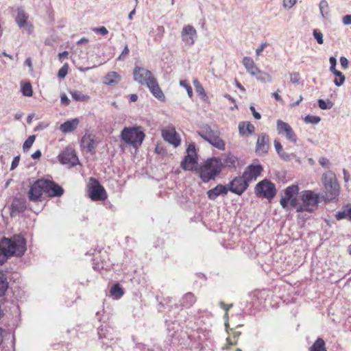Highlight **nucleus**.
<instances>
[{"instance_id":"11","label":"nucleus","mask_w":351,"mask_h":351,"mask_svg":"<svg viewBox=\"0 0 351 351\" xmlns=\"http://www.w3.org/2000/svg\"><path fill=\"white\" fill-rule=\"evenodd\" d=\"M45 194L49 197H60L64 193V189L55 182L43 179Z\"/></svg>"},{"instance_id":"5","label":"nucleus","mask_w":351,"mask_h":351,"mask_svg":"<svg viewBox=\"0 0 351 351\" xmlns=\"http://www.w3.org/2000/svg\"><path fill=\"white\" fill-rule=\"evenodd\" d=\"M122 140L134 147L140 146L145 138L141 128H125L121 134Z\"/></svg>"},{"instance_id":"19","label":"nucleus","mask_w":351,"mask_h":351,"mask_svg":"<svg viewBox=\"0 0 351 351\" xmlns=\"http://www.w3.org/2000/svg\"><path fill=\"white\" fill-rule=\"evenodd\" d=\"M269 138L266 134H261L258 136L256 142V152L260 154H265L269 149Z\"/></svg>"},{"instance_id":"41","label":"nucleus","mask_w":351,"mask_h":351,"mask_svg":"<svg viewBox=\"0 0 351 351\" xmlns=\"http://www.w3.org/2000/svg\"><path fill=\"white\" fill-rule=\"evenodd\" d=\"M320 120L321 119L319 117L312 115H307L304 118L305 122L312 124H317Z\"/></svg>"},{"instance_id":"6","label":"nucleus","mask_w":351,"mask_h":351,"mask_svg":"<svg viewBox=\"0 0 351 351\" xmlns=\"http://www.w3.org/2000/svg\"><path fill=\"white\" fill-rule=\"evenodd\" d=\"M89 198L94 202H104L108 194L104 187L94 178H89Z\"/></svg>"},{"instance_id":"42","label":"nucleus","mask_w":351,"mask_h":351,"mask_svg":"<svg viewBox=\"0 0 351 351\" xmlns=\"http://www.w3.org/2000/svg\"><path fill=\"white\" fill-rule=\"evenodd\" d=\"M318 105L322 110L330 109L332 106L331 102H326L324 100L322 99H318Z\"/></svg>"},{"instance_id":"9","label":"nucleus","mask_w":351,"mask_h":351,"mask_svg":"<svg viewBox=\"0 0 351 351\" xmlns=\"http://www.w3.org/2000/svg\"><path fill=\"white\" fill-rule=\"evenodd\" d=\"M197 162V158L195 145L190 144L187 149V155L182 162L181 166L184 170L192 171L195 168Z\"/></svg>"},{"instance_id":"58","label":"nucleus","mask_w":351,"mask_h":351,"mask_svg":"<svg viewBox=\"0 0 351 351\" xmlns=\"http://www.w3.org/2000/svg\"><path fill=\"white\" fill-rule=\"evenodd\" d=\"M196 92L199 96H204V97L206 96V93H205L204 89L202 85L197 86V88H196Z\"/></svg>"},{"instance_id":"51","label":"nucleus","mask_w":351,"mask_h":351,"mask_svg":"<svg viewBox=\"0 0 351 351\" xmlns=\"http://www.w3.org/2000/svg\"><path fill=\"white\" fill-rule=\"evenodd\" d=\"M129 53V49L128 45H125L123 50L122 51L121 54L117 58V60H121L124 59Z\"/></svg>"},{"instance_id":"8","label":"nucleus","mask_w":351,"mask_h":351,"mask_svg":"<svg viewBox=\"0 0 351 351\" xmlns=\"http://www.w3.org/2000/svg\"><path fill=\"white\" fill-rule=\"evenodd\" d=\"M133 75L134 80L136 82L142 85H145L146 86H147V84L149 83V82H152L155 79L150 71L138 66H136L134 67Z\"/></svg>"},{"instance_id":"33","label":"nucleus","mask_w":351,"mask_h":351,"mask_svg":"<svg viewBox=\"0 0 351 351\" xmlns=\"http://www.w3.org/2000/svg\"><path fill=\"white\" fill-rule=\"evenodd\" d=\"M8 288V282L6 276L0 271V297L5 295Z\"/></svg>"},{"instance_id":"10","label":"nucleus","mask_w":351,"mask_h":351,"mask_svg":"<svg viewBox=\"0 0 351 351\" xmlns=\"http://www.w3.org/2000/svg\"><path fill=\"white\" fill-rule=\"evenodd\" d=\"M58 161L69 167L76 165L78 162V158L75 151L71 148H66L58 156Z\"/></svg>"},{"instance_id":"27","label":"nucleus","mask_w":351,"mask_h":351,"mask_svg":"<svg viewBox=\"0 0 351 351\" xmlns=\"http://www.w3.org/2000/svg\"><path fill=\"white\" fill-rule=\"evenodd\" d=\"M207 142L219 150H224L226 148L225 142L219 137L218 132L213 135Z\"/></svg>"},{"instance_id":"49","label":"nucleus","mask_w":351,"mask_h":351,"mask_svg":"<svg viewBox=\"0 0 351 351\" xmlns=\"http://www.w3.org/2000/svg\"><path fill=\"white\" fill-rule=\"evenodd\" d=\"M268 45V43H262L259 47L256 49V55L257 56H260L263 52V51L265 49V48Z\"/></svg>"},{"instance_id":"26","label":"nucleus","mask_w":351,"mask_h":351,"mask_svg":"<svg viewBox=\"0 0 351 351\" xmlns=\"http://www.w3.org/2000/svg\"><path fill=\"white\" fill-rule=\"evenodd\" d=\"M217 132L214 131L209 125H205L202 127V128L197 132L198 135L201 136L205 141L209 140L213 135H215Z\"/></svg>"},{"instance_id":"63","label":"nucleus","mask_w":351,"mask_h":351,"mask_svg":"<svg viewBox=\"0 0 351 351\" xmlns=\"http://www.w3.org/2000/svg\"><path fill=\"white\" fill-rule=\"evenodd\" d=\"M25 64L31 69H32V62L30 58H28L25 60Z\"/></svg>"},{"instance_id":"13","label":"nucleus","mask_w":351,"mask_h":351,"mask_svg":"<svg viewBox=\"0 0 351 351\" xmlns=\"http://www.w3.org/2000/svg\"><path fill=\"white\" fill-rule=\"evenodd\" d=\"M249 183L242 176L241 177H237L232 180L229 184L228 191L241 195L247 189Z\"/></svg>"},{"instance_id":"34","label":"nucleus","mask_w":351,"mask_h":351,"mask_svg":"<svg viewBox=\"0 0 351 351\" xmlns=\"http://www.w3.org/2000/svg\"><path fill=\"white\" fill-rule=\"evenodd\" d=\"M311 351H327L325 347L324 341L319 338L317 339L313 345L310 348Z\"/></svg>"},{"instance_id":"61","label":"nucleus","mask_w":351,"mask_h":351,"mask_svg":"<svg viewBox=\"0 0 351 351\" xmlns=\"http://www.w3.org/2000/svg\"><path fill=\"white\" fill-rule=\"evenodd\" d=\"M41 156V152L40 150L36 151L32 155V158L34 159H38Z\"/></svg>"},{"instance_id":"22","label":"nucleus","mask_w":351,"mask_h":351,"mask_svg":"<svg viewBox=\"0 0 351 351\" xmlns=\"http://www.w3.org/2000/svg\"><path fill=\"white\" fill-rule=\"evenodd\" d=\"M79 124V120L77 119H73L69 121H66L60 126V130L62 133L66 134L74 131Z\"/></svg>"},{"instance_id":"59","label":"nucleus","mask_w":351,"mask_h":351,"mask_svg":"<svg viewBox=\"0 0 351 351\" xmlns=\"http://www.w3.org/2000/svg\"><path fill=\"white\" fill-rule=\"evenodd\" d=\"M68 56H69V53H68V51H63V52H62V53H60L58 54L59 60H60V61H62V60H64V59H65V58H67Z\"/></svg>"},{"instance_id":"48","label":"nucleus","mask_w":351,"mask_h":351,"mask_svg":"<svg viewBox=\"0 0 351 351\" xmlns=\"http://www.w3.org/2000/svg\"><path fill=\"white\" fill-rule=\"evenodd\" d=\"M92 29L95 32H96L97 34H100L103 36L106 35L108 33V29L104 26L99 27H94Z\"/></svg>"},{"instance_id":"43","label":"nucleus","mask_w":351,"mask_h":351,"mask_svg":"<svg viewBox=\"0 0 351 351\" xmlns=\"http://www.w3.org/2000/svg\"><path fill=\"white\" fill-rule=\"evenodd\" d=\"M278 155L280 156V157L283 159L284 160H291V159L293 158H295L296 157V156L293 154H287L285 152H284L283 150L278 154Z\"/></svg>"},{"instance_id":"47","label":"nucleus","mask_w":351,"mask_h":351,"mask_svg":"<svg viewBox=\"0 0 351 351\" xmlns=\"http://www.w3.org/2000/svg\"><path fill=\"white\" fill-rule=\"evenodd\" d=\"M68 73V65L66 64L63 65L58 71V77L64 78Z\"/></svg>"},{"instance_id":"57","label":"nucleus","mask_w":351,"mask_h":351,"mask_svg":"<svg viewBox=\"0 0 351 351\" xmlns=\"http://www.w3.org/2000/svg\"><path fill=\"white\" fill-rule=\"evenodd\" d=\"M61 104L64 106H68L70 103V100L65 94H62L60 97Z\"/></svg>"},{"instance_id":"18","label":"nucleus","mask_w":351,"mask_h":351,"mask_svg":"<svg viewBox=\"0 0 351 351\" xmlns=\"http://www.w3.org/2000/svg\"><path fill=\"white\" fill-rule=\"evenodd\" d=\"M162 136L165 141L169 142L175 147L178 146L180 143V139L175 129L173 128L162 130Z\"/></svg>"},{"instance_id":"35","label":"nucleus","mask_w":351,"mask_h":351,"mask_svg":"<svg viewBox=\"0 0 351 351\" xmlns=\"http://www.w3.org/2000/svg\"><path fill=\"white\" fill-rule=\"evenodd\" d=\"M21 93L25 97H32L33 95V89L29 82L21 83Z\"/></svg>"},{"instance_id":"46","label":"nucleus","mask_w":351,"mask_h":351,"mask_svg":"<svg viewBox=\"0 0 351 351\" xmlns=\"http://www.w3.org/2000/svg\"><path fill=\"white\" fill-rule=\"evenodd\" d=\"M298 0H283L282 5L284 8L289 10L296 3Z\"/></svg>"},{"instance_id":"62","label":"nucleus","mask_w":351,"mask_h":351,"mask_svg":"<svg viewBox=\"0 0 351 351\" xmlns=\"http://www.w3.org/2000/svg\"><path fill=\"white\" fill-rule=\"evenodd\" d=\"M330 66H334L337 65V60L335 57L332 56L329 58Z\"/></svg>"},{"instance_id":"23","label":"nucleus","mask_w":351,"mask_h":351,"mask_svg":"<svg viewBox=\"0 0 351 351\" xmlns=\"http://www.w3.org/2000/svg\"><path fill=\"white\" fill-rule=\"evenodd\" d=\"M252 77H254L256 79L257 81L261 83H271L273 80L272 76L258 68L256 71L254 72V75H252Z\"/></svg>"},{"instance_id":"36","label":"nucleus","mask_w":351,"mask_h":351,"mask_svg":"<svg viewBox=\"0 0 351 351\" xmlns=\"http://www.w3.org/2000/svg\"><path fill=\"white\" fill-rule=\"evenodd\" d=\"M237 161V158L231 154L226 155L223 159V162L229 167H234Z\"/></svg>"},{"instance_id":"4","label":"nucleus","mask_w":351,"mask_h":351,"mask_svg":"<svg viewBox=\"0 0 351 351\" xmlns=\"http://www.w3.org/2000/svg\"><path fill=\"white\" fill-rule=\"evenodd\" d=\"M322 182L324 186L322 198L327 202L336 199L339 195V185L335 174L328 171L322 175Z\"/></svg>"},{"instance_id":"28","label":"nucleus","mask_w":351,"mask_h":351,"mask_svg":"<svg viewBox=\"0 0 351 351\" xmlns=\"http://www.w3.org/2000/svg\"><path fill=\"white\" fill-rule=\"evenodd\" d=\"M255 128L253 124L250 122H241L239 124V133L241 135L252 134L254 132Z\"/></svg>"},{"instance_id":"30","label":"nucleus","mask_w":351,"mask_h":351,"mask_svg":"<svg viewBox=\"0 0 351 351\" xmlns=\"http://www.w3.org/2000/svg\"><path fill=\"white\" fill-rule=\"evenodd\" d=\"M336 218L338 220L346 219L351 221V205H348L342 210L337 212Z\"/></svg>"},{"instance_id":"60","label":"nucleus","mask_w":351,"mask_h":351,"mask_svg":"<svg viewBox=\"0 0 351 351\" xmlns=\"http://www.w3.org/2000/svg\"><path fill=\"white\" fill-rule=\"evenodd\" d=\"M343 173L344 181L346 182H348V180L350 179V174H349L348 171L346 169H343Z\"/></svg>"},{"instance_id":"38","label":"nucleus","mask_w":351,"mask_h":351,"mask_svg":"<svg viewBox=\"0 0 351 351\" xmlns=\"http://www.w3.org/2000/svg\"><path fill=\"white\" fill-rule=\"evenodd\" d=\"M72 98L77 101H82L86 100V96L79 91H71L70 92Z\"/></svg>"},{"instance_id":"1","label":"nucleus","mask_w":351,"mask_h":351,"mask_svg":"<svg viewBox=\"0 0 351 351\" xmlns=\"http://www.w3.org/2000/svg\"><path fill=\"white\" fill-rule=\"evenodd\" d=\"M299 187L297 184H292L285 189L284 196L280 201L281 206L289 209V206L295 209L298 213L313 212L318 207L319 195L313 191L305 190L300 193L299 199L297 195Z\"/></svg>"},{"instance_id":"21","label":"nucleus","mask_w":351,"mask_h":351,"mask_svg":"<svg viewBox=\"0 0 351 351\" xmlns=\"http://www.w3.org/2000/svg\"><path fill=\"white\" fill-rule=\"evenodd\" d=\"M147 87L149 89L152 95L161 101L165 99V95L162 91L161 90L160 88L159 87V85L156 78L152 82H149V83L147 84Z\"/></svg>"},{"instance_id":"40","label":"nucleus","mask_w":351,"mask_h":351,"mask_svg":"<svg viewBox=\"0 0 351 351\" xmlns=\"http://www.w3.org/2000/svg\"><path fill=\"white\" fill-rule=\"evenodd\" d=\"M313 37L314 38L317 40V43L319 44V45H322L324 43V36H323V34L317 30V29H314L313 32Z\"/></svg>"},{"instance_id":"20","label":"nucleus","mask_w":351,"mask_h":351,"mask_svg":"<svg viewBox=\"0 0 351 351\" xmlns=\"http://www.w3.org/2000/svg\"><path fill=\"white\" fill-rule=\"evenodd\" d=\"M228 187L218 184L215 188L210 189L207 191L208 197L210 199L214 200L219 195H225L228 193Z\"/></svg>"},{"instance_id":"53","label":"nucleus","mask_w":351,"mask_h":351,"mask_svg":"<svg viewBox=\"0 0 351 351\" xmlns=\"http://www.w3.org/2000/svg\"><path fill=\"white\" fill-rule=\"evenodd\" d=\"M274 147H275V149H276V152L278 153V154L283 150L282 146L278 140L276 139L274 141Z\"/></svg>"},{"instance_id":"32","label":"nucleus","mask_w":351,"mask_h":351,"mask_svg":"<svg viewBox=\"0 0 351 351\" xmlns=\"http://www.w3.org/2000/svg\"><path fill=\"white\" fill-rule=\"evenodd\" d=\"M123 293V290L119 284H115L110 288V296L112 297L114 299L118 300L121 298Z\"/></svg>"},{"instance_id":"24","label":"nucleus","mask_w":351,"mask_h":351,"mask_svg":"<svg viewBox=\"0 0 351 351\" xmlns=\"http://www.w3.org/2000/svg\"><path fill=\"white\" fill-rule=\"evenodd\" d=\"M242 63L246 71L252 76L254 75V72L258 69V66L255 64L253 59L250 57L245 56L243 58Z\"/></svg>"},{"instance_id":"7","label":"nucleus","mask_w":351,"mask_h":351,"mask_svg":"<svg viewBox=\"0 0 351 351\" xmlns=\"http://www.w3.org/2000/svg\"><path fill=\"white\" fill-rule=\"evenodd\" d=\"M255 193L259 197L271 199L276 193V186L272 182L263 180L256 185Z\"/></svg>"},{"instance_id":"39","label":"nucleus","mask_w":351,"mask_h":351,"mask_svg":"<svg viewBox=\"0 0 351 351\" xmlns=\"http://www.w3.org/2000/svg\"><path fill=\"white\" fill-rule=\"evenodd\" d=\"M35 141V136H29L27 140L23 143V150L24 152H27L29 149V148L32 146L34 142Z\"/></svg>"},{"instance_id":"29","label":"nucleus","mask_w":351,"mask_h":351,"mask_svg":"<svg viewBox=\"0 0 351 351\" xmlns=\"http://www.w3.org/2000/svg\"><path fill=\"white\" fill-rule=\"evenodd\" d=\"M319 9L322 18L328 20L330 16V8L326 0H321L319 4Z\"/></svg>"},{"instance_id":"31","label":"nucleus","mask_w":351,"mask_h":351,"mask_svg":"<svg viewBox=\"0 0 351 351\" xmlns=\"http://www.w3.org/2000/svg\"><path fill=\"white\" fill-rule=\"evenodd\" d=\"M196 298L195 295L189 292L186 293L182 299V305L184 307L189 308L195 302Z\"/></svg>"},{"instance_id":"52","label":"nucleus","mask_w":351,"mask_h":351,"mask_svg":"<svg viewBox=\"0 0 351 351\" xmlns=\"http://www.w3.org/2000/svg\"><path fill=\"white\" fill-rule=\"evenodd\" d=\"M319 162L320 165H322V167H324L325 168H329L330 162L327 158H320L319 160Z\"/></svg>"},{"instance_id":"16","label":"nucleus","mask_w":351,"mask_h":351,"mask_svg":"<svg viewBox=\"0 0 351 351\" xmlns=\"http://www.w3.org/2000/svg\"><path fill=\"white\" fill-rule=\"evenodd\" d=\"M277 130L278 134L285 135L291 142L295 143L297 137L291 127L282 120L277 121Z\"/></svg>"},{"instance_id":"64","label":"nucleus","mask_w":351,"mask_h":351,"mask_svg":"<svg viewBox=\"0 0 351 351\" xmlns=\"http://www.w3.org/2000/svg\"><path fill=\"white\" fill-rule=\"evenodd\" d=\"M272 96L275 98L276 100L277 101H281L282 100V98L281 97L278 95V93L277 92H275V93H272Z\"/></svg>"},{"instance_id":"45","label":"nucleus","mask_w":351,"mask_h":351,"mask_svg":"<svg viewBox=\"0 0 351 351\" xmlns=\"http://www.w3.org/2000/svg\"><path fill=\"white\" fill-rule=\"evenodd\" d=\"M300 80V75L298 72L290 73V82L293 84H299Z\"/></svg>"},{"instance_id":"50","label":"nucleus","mask_w":351,"mask_h":351,"mask_svg":"<svg viewBox=\"0 0 351 351\" xmlns=\"http://www.w3.org/2000/svg\"><path fill=\"white\" fill-rule=\"evenodd\" d=\"M339 61H340L341 66L343 69H347L348 68L349 62L346 57L341 56L340 58Z\"/></svg>"},{"instance_id":"37","label":"nucleus","mask_w":351,"mask_h":351,"mask_svg":"<svg viewBox=\"0 0 351 351\" xmlns=\"http://www.w3.org/2000/svg\"><path fill=\"white\" fill-rule=\"evenodd\" d=\"M333 74L338 77L334 80V84L337 86H342L346 80L344 75L339 71L335 72Z\"/></svg>"},{"instance_id":"54","label":"nucleus","mask_w":351,"mask_h":351,"mask_svg":"<svg viewBox=\"0 0 351 351\" xmlns=\"http://www.w3.org/2000/svg\"><path fill=\"white\" fill-rule=\"evenodd\" d=\"M342 23L345 25H351V14H347L343 16Z\"/></svg>"},{"instance_id":"12","label":"nucleus","mask_w":351,"mask_h":351,"mask_svg":"<svg viewBox=\"0 0 351 351\" xmlns=\"http://www.w3.org/2000/svg\"><path fill=\"white\" fill-rule=\"evenodd\" d=\"M197 37L196 29L191 25H184L181 31V38L186 45L192 46Z\"/></svg>"},{"instance_id":"14","label":"nucleus","mask_w":351,"mask_h":351,"mask_svg":"<svg viewBox=\"0 0 351 351\" xmlns=\"http://www.w3.org/2000/svg\"><path fill=\"white\" fill-rule=\"evenodd\" d=\"M43 179H38L30 186L28 195L31 201L36 202L40 200L44 192Z\"/></svg>"},{"instance_id":"2","label":"nucleus","mask_w":351,"mask_h":351,"mask_svg":"<svg viewBox=\"0 0 351 351\" xmlns=\"http://www.w3.org/2000/svg\"><path fill=\"white\" fill-rule=\"evenodd\" d=\"M27 250L26 240L20 234H14L11 238L3 237L0 239V265H3L10 257H21Z\"/></svg>"},{"instance_id":"25","label":"nucleus","mask_w":351,"mask_h":351,"mask_svg":"<svg viewBox=\"0 0 351 351\" xmlns=\"http://www.w3.org/2000/svg\"><path fill=\"white\" fill-rule=\"evenodd\" d=\"M121 80L120 75L115 71H110L104 78V83L108 86H114Z\"/></svg>"},{"instance_id":"17","label":"nucleus","mask_w":351,"mask_h":351,"mask_svg":"<svg viewBox=\"0 0 351 351\" xmlns=\"http://www.w3.org/2000/svg\"><path fill=\"white\" fill-rule=\"evenodd\" d=\"M29 16L21 8L17 9V15L16 16V22L19 27H25L29 34L33 32V25L32 23H27Z\"/></svg>"},{"instance_id":"56","label":"nucleus","mask_w":351,"mask_h":351,"mask_svg":"<svg viewBox=\"0 0 351 351\" xmlns=\"http://www.w3.org/2000/svg\"><path fill=\"white\" fill-rule=\"evenodd\" d=\"M250 110H251V112H252V114H253L254 117L256 119H258H258H261V114H260L259 112H256V109H255V108H254V106H250Z\"/></svg>"},{"instance_id":"15","label":"nucleus","mask_w":351,"mask_h":351,"mask_svg":"<svg viewBox=\"0 0 351 351\" xmlns=\"http://www.w3.org/2000/svg\"><path fill=\"white\" fill-rule=\"evenodd\" d=\"M262 171L263 167L261 165L252 164L247 167L242 176L250 183L255 181L261 176Z\"/></svg>"},{"instance_id":"44","label":"nucleus","mask_w":351,"mask_h":351,"mask_svg":"<svg viewBox=\"0 0 351 351\" xmlns=\"http://www.w3.org/2000/svg\"><path fill=\"white\" fill-rule=\"evenodd\" d=\"M180 85L181 86L185 88L186 91H187V94H188L189 97H192V96H193V90H192L191 86L190 85H189L185 80H181L180 82Z\"/></svg>"},{"instance_id":"55","label":"nucleus","mask_w":351,"mask_h":351,"mask_svg":"<svg viewBox=\"0 0 351 351\" xmlns=\"http://www.w3.org/2000/svg\"><path fill=\"white\" fill-rule=\"evenodd\" d=\"M20 161V156H17L14 158L12 164H11V170H14L18 165Z\"/></svg>"},{"instance_id":"3","label":"nucleus","mask_w":351,"mask_h":351,"mask_svg":"<svg viewBox=\"0 0 351 351\" xmlns=\"http://www.w3.org/2000/svg\"><path fill=\"white\" fill-rule=\"evenodd\" d=\"M223 164L219 158L213 157L205 160L199 167V178L204 182L214 180L221 172Z\"/></svg>"}]
</instances>
